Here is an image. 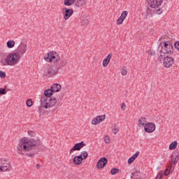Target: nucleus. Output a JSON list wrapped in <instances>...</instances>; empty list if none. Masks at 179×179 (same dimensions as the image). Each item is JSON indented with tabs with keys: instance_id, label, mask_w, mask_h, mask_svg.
I'll return each mask as SVG.
<instances>
[{
	"instance_id": "nucleus-39",
	"label": "nucleus",
	"mask_w": 179,
	"mask_h": 179,
	"mask_svg": "<svg viewBox=\"0 0 179 179\" xmlns=\"http://www.w3.org/2000/svg\"><path fill=\"white\" fill-rule=\"evenodd\" d=\"M28 135H29V136H34L36 135V133L33 131H28Z\"/></svg>"
},
{
	"instance_id": "nucleus-11",
	"label": "nucleus",
	"mask_w": 179,
	"mask_h": 179,
	"mask_svg": "<svg viewBox=\"0 0 179 179\" xmlns=\"http://www.w3.org/2000/svg\"><path fill=\"white\" fill-rule=\"evenodd\" d=\"M9 162L0 159V171H8L10 167Z\"/></svg>"
},
{
	"instance_id": "nucleus-25",
	"label": "nucleus",
	"mask_w": 179,
	"mask_h": 179,
	"mask_svg": "<svg viewBox=\"0 0 179 179\" xmlns=\"http://www.w3.org/2000/svg\"><path fill=\"white\" fill-rule=\"evenodd\" d=\"M127 16H128V11L124 10L121 13L120 17L125 20V19H127Z\"/></svg>"
},
{
	"instance_id": "nucleus-29",
	"label": "nucleus",
	"mask_w": 179,
	"mask_h": 179,
	"mask_svg": "<svg viewBox=\"0 0 179 179\" xmlns=\"http://www.w3.org/2000/svg\"><path fill=\"white\" fill-rule=\"evenodd\" d=\"M155 13H157V15H162L163 13V10L162 8H158L154 10Z\"/></svg>"
},
{
	"instance_id": "nucleus-21",
	"label": "nucleus",
	"mask_w": 179,
	"mask_h": 179,
	"mask_svg": "<svg viewBox=\"0 0 179 179\" xmlns=\"http://www.w3.org/2000/svg\"><path fill=\"white\" fill-rule=\"evenodd\" d=\"M177 145H178L177 141L172 142L169 145V150H174L175 149H176Z\"/></svg>"
},
{
	"instance_id": "nucleus-47",
	"label": "nucleus",
	"mask_w": 179,
	"mask_h": 179,
	"mask_svg": "<svg viewBox=\"0 0 179 179\" xmlns=\"http://www.w3.org/2000/svg\"><path fill=\"white\" fill-rule=\"evenodd\" d=\"M131 178H133V177L131 176Z\"/></svg>"
},
{
	"instance_id": "nucleus-17",
	"label": "nucleus",
	"mask_w": 179,
	"mask_h": 179,
	"mask_svg": "<svg viewBox=\"0 0 179 179\" xmlns=\"http://www.w3.org/2000/svg\"><path fill=\"white\" fill-rule=\"evenodd\" d=\"M179 160V151H175L171 155V162L173 164H177Z\"/></svg>"
},
{
	"instance_id": "nucleus-5",
	"label": "nucleus",
	"mask_w": 179,
	"mask_h": 179,
	"mask_svg": "<svg viewBox=\"0 0 179 179\" xmlns=\"http://www.w3.org/2000/svg\"><path fill=\"white\" fill-rule=\"evenodd\" d=\"M44 59L46 62H59V61H61V57L57 52L51 51L45 56Z\"/></svg>"
},
{
	"instance_id": "nucleus-46",
	"label": "nucleus",
	"mask_w": 179,
	"mask_h": 179,
	"mask_svg": "<svg viewBox=\"0 0 179 179\" xmlns=\"http://www.w3.org/2000/svg\"><path fill=\"white\" fill-rule=\"evenodd\" d=\"M131 175L132 176H135V173H131Z\"/></svg>"
},
{
	"instance_id": "nucleus-24",
	"label": "nucleus",
	"mask_w": 179,
	"mask_h": 179,
	"mask_svg": "<svg viewBox=\"0 0 179 179\" xmlns=\"http://www.w3.org/2000/svg\"><path fill=\"white\" fill-rule=\"evenodd\" d=\"M118 173H120V169H119L113 168L110 170V173L112 174V176H115V174H118Z\"/></svg>"
},
{
	"instance_id": "nucleus-1",
	"label": "nucleus",
	"mask_w": 179,
	"mask_h": 179,
	"mask_svg": "<svg viewBox=\"0 0 179 179\" xmlns=\"http://www.w3.org/2000/svg\"><path fill=\"white\" fill-rule=\"evenodd\" d=\"M43 143L39 138H23L20 139V143L17 145V152L19 155L24 156L27 155L28 157H34L36 156V148L38 149V146H41Z\"/></svg>"
},
{
	"instance_id": "nucleus-34",
	"label": "nucleus",
	"mask_w": 179,
	"mask_h": 179,
	"mask_svg": "<svg viewBox=\"0 0 179 179\" xmlns=\"http://www.w3.org/2000/svg\"><path fill=\"white\" fill-rule=\"evenodd\" d=\"M134 162H135V159L132 157H131L130 158H129L127 163L128 164H132Z\"/></svg>"
},
{
	"instance_id": "nucleus-42",
	"label": "nucleus",
	"mask_w": 179,
	"mask_h": 179,
	"mask_svg": "<svg viewBox=\"0 0 179 179\" xmlns=\"http://www.w3.org/2000/svg\"><path fill=\"white\" fill-rule=\"evenodd\" d=\"M41 167V166L39 164H36V169L37 170H40V168Z\"/></svg>"
},
{
	"instance_id": "nucleus-12",
	"label": "nucleus",
	"mask_w": 179,
	"mask_h": 179,
	"mask_svg": "<svg viewBox=\"0 0 179 179\" xmlns=\"http://www.w3.org/2000/svg\"><path fill=\"white\" fill-rule=\"evenodd\" d=\"M163 3V0H148V5L150 8L157 9Z\"/></svg>"
},
{
	"instance_id": "nucleus-3",
	"label": "nucleus",
	"mask_w": 179,
	"mask_h": 179,
	"mask_svg": "<svg viewBox=\"0 0 179 179\" xmlns=\"http://www.w3.org/2000/svg\"><path fill=\"white\" fill-rule=\"evenodd\" d=\"M158 57L163 58L166 55H171L174 52L173 43L169 41H163L159 43L157 48Z\"/></svg>"
},
{
	"instance_id": "nucleus-18",
	"label": "nucleus",
	"mask_w": 179,
	"mask_h": 179,
	"mask_svg": "<svg viewBox=\"0 0 179 179\" xmlns=\"http://www.w3.org/2000/svg\"><path fill=\"white\" fill-rule=\"evenodd\" d=\"M111 58H113V53H109L108 56L103 59L102 65L106 68L108 64H110V61H111Z\"/></svg>"
},
{
	"instance_id": "nucleus-2",
	"label": "nucleus",
	"mask_w": 179,
	"mask_h": 179,
	"mask_svg": "<svg viewBox=\"0 0 179 179\" xmlns=\"http://www.w3.org/2000/svg\"><path fill=\"white\" fill-rule=\"evenodd\" d=\"M26 48H27V44L26 43H21L17 48V52L9 53L7 55V57L5 59L6 64H3V60L1 59L0 62L1 65H16L20 61V56L26 54V51H27Z\"/></svg>"
},
{
	"instance_id": "nucleus-33",
	"label": "nucleus",
	"mask_w": 179,
	"mask_h": 179,
	"mask_svg": "<svg viewBox=\"0 0 179 179\" xmlns=\"http://www.w3.org/2000/svg\"><path fill=\"white\" fill-rule=\"evenodd\" d=\"M3 94H6V89L0 88V96H2Z\"/></svg>"
},
{
	"instance_id": "nucleus-23",
	"label": "nucleus",
	"mask_w": 179,
	"mask_h": 179,
	"mask_svg": "<svg viewBox=\"0 0 179 179\" xmlns=\"http://www.w3.org/2000/svg\"><path fill=\"white\" fill-rule=\"evenodd\" d=\"M145 122H146V117H140V119L138 120V124L141 125V126H143L145 125Z\"/></svg>"
},
{
	"instance_id": "nucleus-20",
	"label": "nucleus",
	"mask_w": 179,
	"mask_h": 179,
	"mask_svg": "<svg viewBox=\"0 0 179 179\" xmlns=\"http://www.w3.org/2000/svg\"><path fill=\"white\" fill-rule=\"evenodd\" d=\"M61 85L58 83L53 84L51 87V90H53V92H58L59 90H61Z\"/></svg>"
},
{
	"instance_id": "nucleus-6",
	"label": "nucleus",
	"mask_w": 179,
	"mask_h": 179,
	"mask_svg": "<svg viewBox=\"0 0 179 179\" xmlns=\"http://www.w3.org/2000/svg\"><path fill=\"white\" fill-rule=\"evenodd\" d=\"M88 157L89 154L87 152L83 151L80 154V155L75 156L73 158V164L76 166H80V164H82V162H83V160H86Z\"/></svg>"
},
{
	"instance_id": "nucleus-31",
	"label": "nucleus",
	"mask_w": 179,
	"mask_h": 179,
	"mask_svg": "<svg viewBox=\"0 0 179 179\" xmlns=\"http://www.w3.org/2000/svg\"><path fill=\"white\" fill-rule=\"evenodd\" d=\"M88 24H89V20H83L81 21L82 26H87Z\"/></svg>"
},
{
	"instance_id": "nucleus-27",
	"label": "nucleus",
	"mask_w": 179,
	"mask_h": 179,
	"mask_svg": "<svg viewBox=\"0 0 179 179\" xmlns=\"http://www.w3.org/2000/svg\"><path fill=\"white\" fill-rule=\"evenodd\" d=\"M124 18H122L121 17H120L117 20V24H122V23H124Z\"/></svg>"
},
{
	"instance_id": "nucleus-37",
	"label": "nucleus",
	"mask_w": 179,
	"mask_h": 179,
	"mask_svg": "<svg viewBox=\"0 0 179 179\" xmlns=\"http://www.w3.org/2000/svg\"><path fill=\"white\" fill-rule=\"evenodd\" d=\"M174 48H176V50H178V51H179V41L175 42Z\"/></svg>"
},
{
	"instance_id": "nucleus-40",
	"label": "nucleus",
	"mask_w": 179,
	"mask_h": 179,
	"mask_svg": "<svg viewBox=\"0 0 179 179\" xmlns=\"http://www.w3.org/2000/svg\"><path fill=\"white\" fill-rule=\"evenodd\" d=\"M170 175V169H166L164 170V176H167Z\"/></svg>"
},
{
	"instance_id": "nucleus-7",
	"label": "nucleus",
	"mask_w": 179,
	"mask_h": 179,
	"mask_svg": "<svg viewBox=\"0 0 179 179\" xmlns=\"http://www.w3.org/2000/svg\"><path fill=\"white\" fill-rule=\"evenodd\" d=\"M59 68H57L55 66H48L45 70L43 75L45 76H48V78H51V76H55V75H57L58 73V70Z\"/></svg>"
},
{
	"instance_id": "nucleus-48",
	"label": "nucleus",
	"mask_w": 179,
	"mask_h": 179,
	"mask_svg": "<svg viewBox=\"0 0 179 179\" xmlns=\"http://www.w3.org/2000/svg\"><path fill=\"white\" fill-rule=\"evenodd\" d=\"M116 1H118V0H116Z\"/></svg>"
},
{
	"instance_id": "nucleus-8",
	"label": "nucleus",
	"mask_w": 179,
	"mask_h": 179,
	"mask_svg": "<svg viewBox=\"0 0 179 179\" xmlns=\"http://www.w3.org/2000/svg\"><path fill=\"white\" fill-rule=\"evenodd\" d=\"M86 1L87 0H64V3L66 6H71L76 2L75 5L77 8H80V6H83L86 3Z\"/></svg>"
},
{
	"instance_id": "nucleus-15",
	"label": "nucleus",
	"mask_w": 179,
	"mask_h": 179,
	"mask_svg": "<svg viewBox=\"0 0 179 179\" xmlns=\"http://www.w3.org/2000/svg\"><path fill=\"white\" fill-rule=\"evenodd\" d=\"M85 146H86V144L83 141H81L80 143H77L70 150L69 153L71 154V153H72L75 150L79 151V150H80V149L85 148Z\"/></svg>"
},
{
	"instance_id": "nucleus-14",
	"label": "nucleus",
	"mask_w": 179,
	"mask_h": 179,
	"mask_svg": "<svg viewBox=\"0 0 179 179\" xmlns=\"http://www.w3.org/2000/svg\"><path fill=\"white\" fill-rule=\"evenodd\" d=\"M107 163H108V159L103 157L98 161L96 167L99 170H101V169H104L105 166H107Z\"/></svg>"
},
{
	"instance_id": "nucleus-19",
	"label": "nucleus",
	"mask_w": 179,
	"mask_h": 179,
	"mask_svg": "<svg viewBox=\"0 0 179 179\" xmlns=\"http://www.w3.org/2000/svg\"><path fill=\"white\" fill-rule=\"evenodd\" d=\"M44 96H42V97H45L46 99H51V96H52L54 94V92H53V90L50 89H48V90H45L44 91Z\"/></svg>"
},
{
	"instance_id": "nucleus-10",
	"label": "nucleus",
	"mask_w": 179,
	"mask_h": 179,
	"mask_svg": "<svg viewBox=\"0 0 179 179\" xmlns=\"http://www.w3.org/2000/svg\"><path fill=\"white\" fill-rule=\"evenodd\" d=\"M156 129V124L153 122H148L145 124L144 130L145 132H147L148 134H152V132H155Z\"/></svg>"
},
{
	"instance_id": "nucleus-28",
	"label": "nucleus",
	"mask_w": 179,
	"mask_h": 179,
	"mask_svg": "<svg viewBox=\"0 0 179 179\" xmlns=\"http://www.w3.org/2000/svg\"><path fill=\"white\" fill-rule=\"evenodd\" d=\"M0 78L1 79H5V78H6V73H5V71H0Z\"/></svg>"
},
{
	"instance_id": "nucleus-22",
	"label": "nucleus",
	"mask_w": 179,
	"mask_h": 179,
	"mask_svg": "<svg viewBox=\"0 0 179 179\" xmlns=\"http://www.w3.org/2000/svg\"><path fill=\"white\" fill-rule=\"evenodd\" d=\"M15 41L13 40H9L7 41V47L8 48H13L15 47Z\"/></svg>"
},
{
	"instance_id": "nucleus-16",
	"label": "nucleus",
	"mask_w": 179,
	"mask_h": 179,
	"mask_svg": "<svg viewBox=\"0 0 179 179\" xmlns=\"http://www.w3.org/2000/svg\"><path fill=\"white\" fill-rule=\"evenodd\" d=\"M106 120V115H98L92 120V125H97Z\"/></svg>"
},
{
	"instance_id": "nucleus-45",
	"label": "nucleus",
	"mask_w": 179,
	"mask_h": 179,
	"mask_svg": "<svg viewBox=\"0 0 179 179\" xmlns=\"http://www.w3.org/2000/svg\"><path fill=\"white\" fill-rule=\"evenodd\" d=\"M57 107L55 106V108L53 110V111H55V110H57Z\"/></svg>"
},
{
	"instance_id": "nucleus-32",
	"label": "nucleus",
	"mask_w": 179,
	"mask_h": 179,
	"mask_svg": "<svg viewBox=\"0 0 179 179\" xmlns=\"http://www.w3.org/2000/svg\"><path fill=\"white\" fill-rule=\"evenodd\" d=\"M31 106H33V101L31 99H28L27 101V106L31 107Z\"/></svg>"
},
{
	"instance_id": "nucleus-13",
	"label": "nucleus",
	"mask_w": 179,
	"mask_h": 179,
	"mask_svg": "<svg viewBox=\"0 0 179 179\" xmlns=\"http://www.w3.org/2000/svg\"><path fill=\"white\" fill-rule=\"evenodd\" d=\"M62 13L64 15V20H68L72 15H73V9L72 8H64L62 9Z\"/></svg>"
},
{
	"instance_id": "nucleus-44",
	"label": "nucleus",
	"mask_w": 179,
	"mask_h": 179,
	"mask_svg": "<svg viewBox=\"0 0 179 179\" xmlns=\"http://www.w3.org/2000/svg\"><path fill=\"white\" fill-rule=\"evenodd\" d=\"M152 10L150 8H148L147 9V13H149V12H150Z\"/></svg>"
},
{
	"instance_id": "nucleus-26",
	"label": "nucleus",
	"mask_w": 179,
	"mask_h": 179,
	"mask_svg": "<svg viewBox=\"0 0 179 179\" xmlns=\"http://www.w3.org/2000/svg\"><path fill=\"white\" fill-rule=\"evenodd\" d=\"M112 132H113L114 135H117L118 134V128L115 127V126H112L111 127Z\"/></svg>"
},
{
	"instance_id": "nucleus-36",
	"label": "nucleus",
	"mask_w": 179,
	"mask_h": 179,
	"mask_svg": "<svg viewBox=\"0 0 179 179\" xmlns=\"http://www.w3.org/2000/svg\"><path fill=\"white\" fill-rule=\"evenodd\" d=\"M127 73H128V71H127V69H122L121 71V74L122 75V76H125Z\"/></svg>"
},
{
	"instance_id": "nucleus-9",
	"label": "nucleus",
	"mask_w": 179,
	"mask_h": 179,
	"mask_svg": "<svg viewBox=\"0 0 179 179\" xmlns=\"http://www.w3.org/2000/svg\"><path fill=\"white\" fill-rule=\"evenodd\" d=\"M164 57L163 65L164 68H171V66H173V64H174V58L170 57V55H166Z\"/></svg>"
},
{
	"instance_id": "nucleus-4",
	"label": "nucleus",
	"mask_w": 179,
	"mask_h": 179,
	"mask_svg": "<svg viewBox=\"0 0 179 179\" xmlns=\"http://www.w3.org/2000/svg\"><path fill=\"white\" fill-rule=\"evenodd\" d=\"M57 104V99L55 98H41V106L43 108H51V107H55Z\"/></svg>"
},
{
	"instance_id": "nucleus-30",
	"label": "nucleus",
	"mask_w": 179,
	"mask_h": 179,
	"mask_svg": "<svg viewBox=\"0 0 179 179\" xmlns=\"http://www.w3.org/2000/svg\"><path fill=\"white\" fill-rule=\"evenodd\" d=\"M162 178H163V171H161L158 173L155 179H162Z\"/></svg>"
},
{
	"instance_id": "nucleus-43",
	"label": "nucleus",
	"mask_w": 179,
	"mask_h": 179,
	"mask_svg": "<svg viewBox=\"0 0 179 179\" xmlns=\"http://www.w3.org/2000/svg\"><path fill=\"white\" fill-rule=\"evenodd\" d=\"M124 107H127V106L125 105V103H122L121 105V108H124Z\"/></svg>"
},
{
	"instance_id": "nucleus-41",
	"label": "nucleus",
	"mask_w": 179,
	"mask_h": 179,
	"mask_svg": "<svg viewBox=\"0 0 179 179\" xmlns=\"http://www.w3.org/2000/svg\"><path fill=\"white\" fill-rule=\"evenodd\" d=\"M150 55H156L155 50H150Z\"/></svg>"
},
{
	"instance_id": "nucleus-38",
	"label": "nucleus",
	"mask_w": 179,
	"mask_h": 179,
	"mask_svg": "<svg viewBox=\"0 0 179 179\" xmlns=\"http://www.w3.org/2000/svg\"><path fill=\"white\" fill-rule=\"evenodd\" d=\"M139 155H140V152H139V151H137L135 154H134L131 157L134 159H136L137 157H138V156H139Z\"/></svg>"
},
{
	"instance_id": "nucleus-35",
	"label": "nucleus",
	"mask_w": 179,
	"mask_h": 179,
	"mask_svg": "<svg viewBox=\"0 0 179 179\" xmlns=\"http://www.w3.org/2000/svg\"><path fill=\"white\" fill-rule=\"evenodd\" d=\"M104 142L105 143H110V137L108 136H105Z\"/></svg>"
}]
</instances>
